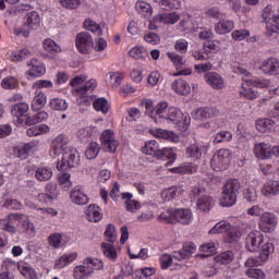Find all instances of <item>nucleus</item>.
I'll return each instance as SVG.
<instances>
[{
    "mask_svg": "<svg viewBox=\"0 0 279 279\" xmlns=\"http://www.w3.org/2000/svg\"><path fill=\"white\" fill-rule=\"evenodd\" d=\"M171 173H195L197 171V165H190L187 167H175L170 169Z\"/></svg>",
    "mask_w": 279,
    "mask_h": 279,
    "instance_id": "nucleus-52",
    "label": "nucleus"
},
{
    "mask_svg": "<svg viewBox=\"0 0 279 279\" xmlns=\"http://www.w3.org/2000/svg\"><path fill=\"white\" fill-rule=\"evenodd\" d=\"M100 141L105 146L106 151H110V154H114L117 151V147H119V142L114 140V132L110 130H106L100 135Z\"/></svg>",
    "mask_w": 279,
    "mask_h": 279,
    "instance_id": "nucleus-11",
    "label": "nucleus"
},
{
    "mask_svg": "<svg viewBox=\"0 0 279 279\" xmlns=\"http://www.w3.org/2000/svg\"><path fill=\"white\" fill-rule=\"evenodd\" d=\"M52 177H53V171L51 170V168L39 167L35 172V178L39 182H49V180H51Z\"/></svg>",
    "mask_w": 279,
    "mask_h": 279,
    "instance_id": "nucleus-27",
    "label": "nucleus"
},
{
    "mask_svg": "<svg viewBox=\"0 0 279 279\" xmlns=\"http://www.w3.org/2000/svg\"><path fill=\"white\" fill-rule=\"evenodd\" d=\"M162 199L165 202H170V199H175L178 197V187H170L168 190H163L161 193Z\"/></svg>",
    "mask_w": 279,
    "mask_h": 279,
    "instance_id": "nucleus-54",
    "label": "nucleus"
},
{
    "mask_svg": "<svg viewBox=\"0 0 279 279\" xmlns=\"http://www.w3.org/2000/svg\"><path fill=\"white\" fill-rule=\"evenodd\" d=\"M230 165V150L219 149L216 151L210 160V167L214 171H223Z\"/></svg>",
    "mask_w": 279,
    "mask_h": 279,
    "instance_id": "nucleus-5",
    "label": "nucleus"
},
{
    "mask_svg": "<svg viewBox=\"0 0 279 279\" xmlns=\"http://www.w3.org/2000/svg\"><path fill=\"white\" fill-rule=\"evenodd\" d=\"M241 193V182L239 179H230L223 186L220 206L230 207L236 204V197Z\"/></svg>",
    "mask_w": 279,
    "mask_h": 279,
    "instance_id": "nucleus-3",
    "label": "nucleus"
},
{
    "mask_svg": "<svg viewBox=\"0 0 279 279\" xmlns=\"http://www.w3.org/2000/svg\"><path fill=\"white\" fill-rule=\"evenodd\" d=\"M93 106L97 112H102V114H108V110H110V105H108V100L106 98L96 99Z\"/></svg>",
    "mask_w": 279,
    "mask_h": 279,
    "instance_id": "nucleus-39",
    "label": "nucleus"
},
{
    "mask_svg": "<svg viewBox=\"0 0 279 279\" xmlns=\"http://www.w3.org/2000/svg\"><path fill=\"white\" fill-rule=\"evenodd\" d=\"M62 8H66V10H76L80 8L81 0H60Z\"/></svg>",
    "mask_w": 279,
    "mask_h": 279,
    "instance_id": "nucleus-61",
    "label": "nucleus"
},
{
    "mask_svg": "<svg viewBox=\"0 0 279 279\" xmlns=\"http://www.w3.org/2000/svg\"><path fill=\"white\" fill-rule=\"evenodd\" d=\"M159 219L167 223H175V217L173 216V209H168L159 216Z\"/></svg>",
    "mask_w": 279,
    "mask_h": 279,
    "instance_id": "nucleus-64",
    "label": "nucleus"
},
{
    "mask_svg": "<svg viewBox=\"0 0 279 279\" xmlns=\"http://www.w3.org/2000/svg\"><path fill=\"white\" fill-rule=\"evenodd\" d=\"M48 243L51 247L58 250L60 247V243H62V235L60 233H53L48 236Z\"/></svg>",
    "mask_w": 279,
    "mask_h": 279,
    "instance_id": "nucleus-56",
    "label": "nucleus"
},
{
    "mask_svg": "<svg viewBox=\"0 0 279 279\" xmlns=\"http://www.w3.org/2000/svg\"><path fill=\"white\" fill-rule=\"evenodd\" d=\"M161 269H169L173 265V255L163 254L160 257Z\"/></svg>",
    "mask_w": 279,
    "mask_h": 279,
    "instance_id": "nucleus-59",
    "label": "nucleus"
},
{
    "mask_svg": "<svg viewBox=\"0 0 279 279\" xmlns=\"http://www.w3.org/2000/svg\"><path fill=\"white\" fill-rule=\"evenodd\" d=\"M66 145H69V137L64 134L58 135L51 142L50 155L60 156L66 149Z\"/></svg>",
    "mask_w": 279,
    "mask_h": 279,
    "instance_id": "nucleus-9",
    "label": "nucleus"
},
{
    "mask_svg": "<svg viewBox=\"0 0 279 279\" xmlns=\"http://www.w3.org/2000/svg\"><path fill=\"white\" fill-rule=\"evenodd\" d=\"M27 56H29V50L24 49L20 52H13L11 54V60L12 62H23Z\"/></svg>",
    "mask_w": 279,
    "mask_h": 279,
    "instance_id": "nucleus-60",
    "label": "nucleus"
},
{
    "mask_svg": "<svg viewBox=\"0 0 279 279\" xmlns=\"http://www.w3.org/2000/svg\"><path fill=\"white\" fill-rule=\"evenodd\" d=\"M135 10L138 14H142L144 19H149V16H151V5L145 1H137L135 3Z\"/></svg>",
    "mask_w": 279,
    "mask_h": 279,
    "instance_id": "nucleus-33",
    "label": "nucleus"
},
{
    "mask_svg": "<svg viewBox=\"0 0 279 279\" xmlns=\"http://www.w3.org/2000/svg\"><path fill=\"white\" fill-rule=\"evenodd\" d=\"M129 56L135 60H144V58L147 56V52H145V49L141 47H134L129 51Z\"/></svg>",
    "mask_w": 279,
    "mask_h": 279,
    "instance_id": "nucleus-53",
    "label": "nucleus"
},
{
    "mask_svg": "<svg viewBox=\"0 0 279 279\" xmlns=\"http://www.w3.org/2000/svg\"><path fill=\"white\" fill-rule=\"evenodd\" d=\"M172 88L179 95L191 94V86L184 80H177L172 83Z\"/></svg>",
    "mask_w": 279,
    "mask_h": 279,
    "instance_id": "nucleus-29",
    "label": "nucleus"
},
{
    "mask_svg": "<svg viewBox=\"0 0 279 279\" xmlns=\"http://www.w3.org/2000/svg\"><path fill=\"white\" fill-rule=\"evenodd\" d=\"M186 156L192 160H199L202 158V147L199 144L194 143L187 146Z\"/></svg>",
    "mask_w": 279,
    "mask_h": 279,
    "instance_id": "nucleus-34",
    "label": "nucleus"
},
{
    "mask_svg": "<svg viewBox=\"0 0 279 279\" xmlns=\"http://www.w3.org/2000/svg\"><path fill=\"white\" fill-rule=\"evenodd\" d=\"M97 88V81L95 78H92L87 81L84 86L82 87H76L75 88V95L77 97H86L87 93H93Z\"/></svg>",
    "mask_w": 279,
    "mask_h": 279,
    "instance_id": "nucleus-22",
    "label": "nucleus"
},
{
    "mask_svg": "<svg viewBox=\"0 0 279 279\" xmlns=\"http://www.w3.org/2000/svg\"><path fill=\"white\" fill-rule=\"evenodd\" d=\"M150 134L157 138H163L165 141H170L171 143H178L179 137L175 133L162 129L150 130Z\"/></svg>",
    "mask_w": 279,
    "mask_h": 279,
    "instance_id": "nucleus-21",
    "label": "nucleus"
},
{
    "mask_svg": "<svg viewBox=\"0 0 279 279\" xmlns=\"http://www.w3.org/2000/svg\"><path fill=\"white\" fill-rule=\"evenodd\" d=\"M248 86H254L255 88H267L271 82L269 80L260 78V77H253L246 81Z\"/></svg>",
    "mask_w": 279,
    "mask_h": 279,
    "instance_id": "nucleus-45",
    "label": "nucleus"
},
{
    "mask_svg": "<svg viewBox=\"0 0 279 279\" xmlns=\"http://www.w3.org/2000/svg\"><path fill=\"white\" fill-rule=\"evenodd\" d=\"M146 111L145 114L153 119L155 123H171V121H180V117H182V111L175 107H170L168 102H159L154 108V102L150 100H146L144 102Z\"/></svg>",
    "mask_w": 279,
    "mask_h": 279,
    "instance_id": "nucleus-1",
    "label": "nucleus"
},
{
    "mask_svg": "<svg viewBox=\"0 0 279 279\" xmlns=\"http://www.w3.org/2000/svg\"><path fill=\"white\" fill-rule=\"evenodd\" d=\"M102 254L109 258V260H117V248L110 243L102 242L101 245Z\"/></svg>",
    "mask_w": 279,
    "mask_h": 279,
    "instance_id": "nucleus-35",
    "label": "nucleus"
},
{
    "mask_svg": "<svg viewBox=\"0 0 279 279\" xmlns=\"http://www.w3.org/2000/svg\"><path fill=\"white\" fill-rule=\"evenodd\" d=\"M244 198L250 204H253L254 202H256V199H258V194L256 193V190H254V189H246V191L244 193Z\"/></svg>",
    "mask_w": 279,
    "mask_h": 279,
    "instance_id": "nucleus-63",
    "label": "nucleus"
},
{
    "mask_svg": "<svg viewBox=\"0 0 279 279\" xmlns=\"http://www.w3.org/2000/svg\"><path fill=\"white\" fill-rule=\"evenodd\" d=\"M154 23H165V25H175L180 21V14L175 12L161 13L153 17Z\"/></svg>",
    "mask_w": 279,
    "mask_h": 279,
    "instance_id": "nucleus-16",
    "label": "nucleus"
},
{
    "mask_svg": "<svg viewBox=\"0 0 279 279\" xmlns=\"http://www.w3.org/2000/svg\"><path fill=\"white\" fill-rule=\"evenodd\" d=\"M205 81L211 86V88H216V90H221L225 86L223 78L217 72L206 73Z\"/></svg>",
    "mask_w": 279,
    "mask_h": 279,
    "instance_id": "nucleus-20",
    "label": "nucleus"
},
{
    "mask_svg": "<svg viewBox=\"0 0 279 279\" xmlns=\"http://www.w3.org/2000/svg\"><path fill=\"white\" fill-rule=\"evenodd\" d=\"M231 226L228 221L218 222L211 230H209V234H222L223 232H228Z\"/></svg>",
    "mask_w": 279,
    "mask_h": 279,
    "instance_id": "nucleus-44",
    "label": "nucleus"
},
{
    "mask_svg": "<svg viewBox=\"0 0 279 279\" xmlns=\"http://www.w3.org/2000/svg\"><path fill=\"white\" fill-rule=\"evenodd\" d=\"M229 141H232V133L230 131H222L217 133L214 136V145H219V143H229Z\"/></svg>",
    "mask_w": 279,
    "mask_h": 279,
    "instance_id": "nucleus-41",
    "label": "nucleus"
},
{
    "mask_svg": "<svg viewBox=\"0 0 279 279\" xmlns=\"http://www.w3.org/2000/svg\"><path fill=\"white\" fill-rule=\"evenodd\" d=\"M262 195L264 197H276L279 195V181H267L262 186Z\"/></svg>",
    "mask_w": 279,
    "mask_h": 279,
    "instance_id": "nucleus-19",
    "label": "nucleus"
},
{
    "mask_svg": "<svg viewBox=\"0 0 279 279\" xmlns=\"http://www.w3.org/2000/svg\"><path fill=\"white\" fill-rule=\"evenodd\" d=\"M254 154L259 160H267L271 158V154L279 157V146L270 148L266 143L256 144L254 147Z\"/></svg>",
    "mask_w": 279,
    "mask_h": 279,
    "instance_id": "nucleus-7",
    "label": "nucleus"
},
{
    "mask_svg": "<svg viewBox=\"0 0 279 279\" xmlns=\"http://www.w3.org/2000/svg\"><path fill=\"white\" fill-rule=\"evenodd\" d=\"M107 77H109V86H111L112 88H119V86H121V82H123V76H121V74L117 72H109L107 74Z\"/></svg>",
    "mask_w": 279,
    "mask_h": 279,
    "instance_id": "nucleus-46",
    "label": "nucleus"
},
{
    "mask_svg": "<svg viewBox=\"0 0 279 279\" xmlns=\"http://www.w3.org/2000/svg\"><path fill=\"white\" fill-rule=\"evenodd\" d=\"M22 228L27 232V234H35L36 232V227L34 226V222L29 220V218H24L22 220Z\"/></svg>",
    "mask_w": 279,
    "mask_h": 279,
    "instance_id": "nucleus-58",
    "label": "nucleus"
},
{
    "mask_svg": "<svg viewBox=\"0 0 279 279\" xmlns=\"http://www.w3.org/2000/svg\"><path fill=\"white\" fill-rule=\"evenodd\" d=\"M105 238L108 243H114L117 241V227L114 225L109 223L105 231Z\"/></svg>",
    "mask_w": 279,
    "mask_h": 279,
    "instance_id": "nucleus-48",
    "label": "nucleus"
},
{
    "mask_svg": "<svg viewBox=\"0 0 279 279\" xmlns=\"http://www.w3.org/2000/svg\"><path fill=\"white\" fill-rule=\"evenodd\" d=\"M95 271V267L93 266H76L74 269V278L75 279H86L88 276H93Z\"/></svg>",
    "mask_w": 279,
    "mask_h": 279,
    "instance_id": "nucleus-24",
    "label": "nucleus"
},
{
    "mask_svg": "<svg viewBox=\"0 0 279 279\" xmlns=\"http://www.w3.org/2000/svg\"><path fill=\"white\" fill-rule=\"evenodd\" d=\"M215 263L218 265H230L234 260V253L232 251H226L214 257Z\"/></svg>",
    "mask_w": 279,
    "mask_h": 279,
    "instance_id": "nucleus-30",
    "label": "nucleus"
},
{
    "mask_svg": "<svg viewBox=\"0 0 279 279\" xmlns=\"http://www.w3.org/2000/svg\"><path fill=\"white\" fill-rule=\"evenodd\" d=\"M75 258H77V253L65 254L59 258L56 263V267H58V269H62V267H66L69 263H73Z\"/></svg>",
    "mask_w": 279,
    "mask_h": 279,
    "instance_id": "nucleus-38",
    "label": "nucleus"
},
{
    "mask_svg": "<svg viewBox=\"0 0 279 279\" xmlns=\"http://www.w3.org/2000/svg\"><path fill=\"white\" fill-rule=\"evenodd\" d=\"M260 69L266 75H279V61L276 58H269L262 63Z\"/></svg>",
    "mask_w": 279,
    "mask_h": 279,
    "instance_id": "nucleus-17",
    "label": "nucleus"
},
{
    "mask_svg": "<svg viewBox=\"0 0 279 279\" xmlns=\"http://www.w3.org/2000/svg\"><path fill=\"white\" fill-rule=\"evenodd\" d=\"M36 25H40V15L36 11L28 12L26 14L24 25L21 28H14V35L27 38L29 36V32H32Z\"/></svg>",
    "mask_w": 279,
    "mask_h": 279,
    "instance_id": "nucleus-4",
    "label": "nucleus"
},
{
    "mask_svg": "<svg viewBox=\"0 0 279 279\" xmlns=\"http://www.w3.org/2000/svg\"><path fill=\"white\" fill-rule=\"evenodd\" d=\"M195 121H208L213 117H219V109L215 107H201L193 113Z\"/></svg>",
    "mask_w": 279,
    "mask_h": 279,
    "instance_id": "nucleus-10",
    "label": "nucleus"
},
{
    "mask_svg": "<svg viewBox=\"0 0 279 279\" xmlns=\"http://www.w3.org/2000/svg\"><path fill=\"white\" fill-rule=\"evenodd\" d=\"M36 62H38V60L33 59L31 61L32 64V71L29 72V75H32L33 77H40V75H45V66L43 65H36Z\"/></svg>",
    "mask_w": 279,
    "mask_h": 279,
    "instance_id": "nucleus-50",
    "label": "nucleus"
},
{
    "mask_svg": "<svg viewBox=\"0 0 279 279\" xmlns=\"http://www.w3.org/2000/svg\"><path fill=\"white\" fill-rule=\"evenodd\" d=\"M174 221L182 223L183 226H189L191 223V219H193V213L191 209L181 208L173 209Z\"/></svg>",
    "mask_w": 279,
    "mask_h": 279,
    "instance_id": "nucleus-18",
    "label": "nucleus"
},
{
    "mask_svg": "<svg viewBox=\"0 0 279 279\" xmlns=\"http://www.w3.org/2000/svg\"><path fill=\"white\" fill-rule=\"evenodd\" d=\"M275 246L272 243H266L262 246V252L259 253V258L263 263H266V260H269V256H271V253L274 252Z\"/></svg>",
    "mask_w": 279,
    "mask_h": 279,
    "instance_id": "nucleus-43",
    "label": "nucleus"
},
{
    "mask_svg": "<svg viewBox=\"0 0 279 279\" xmlns=\"http://www.w3.org/2000/svg\"><path fill=\"white\" fill-rule=\"evenodd\" d=\"M49 107L51 110L64 112V110H68L69 108V102L62 98H52L49 102Z\"/></svg>",
    "mask_w": 279,
    "mask_h": 279,
    "instance_id": "nucleus-36",
    "label": "nucleus"
},
{
    "mask_svg": "<svg viewBox=\"0 0 279 279\" xmlns=\"http://www.w3.org/2000/svg\"><path fill=\"white\" fill-rule=\"evenodd\" d=\"M264 238L260 232H251L245 239V247L248 252H258Z\"/></svg>",
    "mask_w": 279,
    "mask_h": 279,
    "instance_id": "nucleus-12",
    "label": "nucleus"
},
{
    "mask_svg": "<svg viewBox=\"0 0 279 279\" xmlns=\"http://www.w3.org/2000/svg\"><path fill=\"white\" fill-rule=\"evenodd\" d=\"M76 48L81 53H88L93 47V36L87 32L78 33L75 38Z\"/></svg>",
    "mask_w": 279,
    "mask_h": 279,
    "instance_id": "nucleus-8",
    "label": "nucleus"
},
{
    "mask_svg": "<svg viewBox=\"0 0 279 279\" xmlns=\"http://www.w3.org/2000/svg\"><path fill=\"white\" fill-rule=\"evenodd\" d=\"M44 49L46 51H48L49 53H60V51H62L60 46H58V44H56V41H53V39H45L44 40Z\"/></svg>",
    "mask_w": 279,
    "mask_h": 279,
    "instance_id": "nucleus-49",
    "label": "nucleus"
},
{
    "mask_svg": "<svg viewBox=\"0 0 279 279\" xmlns=\"http://www.w3.org/2000/svg\"><path fill=\"white\" fill-rule=\"evenodd\" d=\"M278 19L279 15H277L275 17V20L272 21L274 24H269L267 23L266 25V36H268L269 38H271V36H274V34H279V24H278Z\"/></svg>",
    "mask_w": 279,
    "mask_h": 279,
    "instance_id": "nucleus-51",
    "label": "nucleus"
},
{
    "mask_svg": "<svg viewBox=\"0 0 279 279\" xmlns=\"http://www.w3.org/2000/svg\"><path fill=\"white\" fill-rule=\"evenodd\" d=\"M274 128H276V122L271 119H259L256 121V130H258V132H271Z\"/></svg>",
    "mask_w": 279,
    "mask_h": 279,
    "instance_id": "nucleus-26",
    "label": "nucleus"
},
{
    "mask_svg": "<svg viewBox=\"0 0 279 279\" xmlns=\"http://www.w3.org/2000/svg\"><path fill=\"white\" fill-rule=\"evenodd\" d=\"M99 144H97V142H92L85 151L86 159L95 160V158H97V156L99 155Z\"/></svg>",
    "mask_w": 279,
    "mask_h": 279,
    "instance_id": "nucleus-40",
    "label": "nucleus"
},
{
    "mask_svg": "<svg viewBox=\"0 0 279 279\" xmlns=\"http://www.w3.org/2000/svg\"><path fill=\"white\" fill-rule=\"evenodd\" d=\"M80 165V153L77 149H71L69 153H64L61 161L57 163L59 171H66V169H73Z\"/></svg>",
    "mask_w": 279,
    "mask_h": 279,
    "instance_id": "nucleus-6",
    "label": "nucleus"
},
{
    "mask_svg": "<svg viewBox=\"0 0 279 279\" xmlns=\"http://www.w3.org/2000/svg\"><path fill=\"white\" fill-rule=\"evenodd\" d=\"M45 104H47V96H45L43 93H39L34 97L32 108L33 110H40Z\"/></svg>",
    "mask_w": 279,
    "mask_h": 279,
    "instance_id": "nucleus-47",
    "label": "nucleus"
},
{
    "mask_svg": "<svg viewBox=\"0 0 279 279\" xmlns=\"http://www.w3.org/2000/svg\"><path fill=\"white\" fill-rule=\"evenodd\" d=\"M195 245L191 242L183 244V247L180 251H174L172 257L177 260H186L195 254Z\"/></svg>",
    "mask_w": 279,
    "mask_h": 279,
    "instance_id": "nucleus-15",
    "label": "nucleus"
},
{
    "mask_svg": "<svg viewBox=\"0 0 279 279\" xmlns=\"http://www.w3.org/2000/svg\"><path fill=\"white\" fill-rule=\"evenodd\" d=\"M20 219H23V215L10 214L5 219L0 220V229L14 234V232H16V227L14 226L16 221H20Z\"/></svg>",
    "mask_w": 279,
    "mask_h": 279,
    "instance_id": "nucleus-14",
    "label": "nucleus"
},
{
    "mask_svg": "<svg viewBox=\"0 0 279 279\" xmlns=\"http://www.w3.org/2000/svg\"><path fill=\"white\" fill-rule=\"evenodd\" d=\"M70 199L72 204H75L76 206H86V204H88V196L84 193V187L82 185L75 186L70 192Z\"/></svg>",
    "mask_w": 279,
    "mask_h": 279,
    "instance_id": "nucleus-13",
    "label": "nucleus"
},
{
    "mask_svg": "<svg viewBox=\"0 0 279 279\" xmlns=\"http://www.w3.org/2000/svg\"><path fill=\"white\" fill-rule=\"evenodd\" d=\"M143 154L147 156H154L158 160H169L166 163V167L173 165L175 160V154L171 148H160V145L156 141H149L145 144V147L142 148Z\"/></svg>",
    "mask_w": 279,
    "mask_h": 279,
    "instance_id": "nucleus-2",
    "label": "nucleus"
},
{
    "mask_svg": "<svg viewBox=\"0 0 279 279\" xmlns=\"http://www.w3.org/2000/svg\"><path fill=\"white\" fill-rule=\"evenodd\" d=\"M168 58L171 59V62L175 64L177 69H182V65H184V58L175 52H168Z\"/></svg>",
    "mask_w": 279,
    "mask_h": 279,
    "instance_id": "nucleus-55",
    "label": "nucleus"
},
{
    "mask_svg": "<svg viewBox=\"0 0 279 279\" xmlns=\"http://www.w3.org/2000/svg\"><path fill=\"white\" fill-rule=\"evenodd\" d=\"M51 129L47 124H33L29 129H27V136H40L43 134H49Z\"/></svg>",
    "mask_w": 279,
    "mask_h": 279,
    "instance_id": "nucleus-25",
    "label": "nucleus"
},
{
    "mask_svg": "<svg viewBox=\"0 0 279 279\" xmlns=\"http://www.w3.org/2000/svg\"><path fill=\"white\" fill-rule=\"evenodd\" d=\"M262 226H270V228H276L278 226V220L276 216L271 213H264L262 214Z\"/></svg>",
    "mask_w": 279,
    "mask_h": 279,
    "instance_id": "nucleus-42",
    "label": "nucleus"
},
{
    "mask_svg": "<svg viewBox=\"0 0 279 279\" xmlns=\"http://www.w3.org/2000/svg\"><path fill=\"white\" fill-rule=\"evenodd\" d=\"M234 29V22L230 20H222L216 25V32L220 35L230 34Z\"/></svg>",
    "mask_w": 279,
    "mask_h": 279,
    "instance_id": "nucleus-28",
    "label": "nucleus"
},
{
    "mask_svg": "<svg viewBox=\"0 0 279 279\" xmlns=\"http://www.w3.org/2000/svg\"><path fill=\"white\" fill-rule=\"evenodd\" d=\"M2 88L12 89L15 86H19V81H16L14 77H5L1 82Z\"/></svg>",
    "mask_w": 279,
    "mask_h": 279,
    "instance_id": "nucleus-62",
    "label": "nucleus"
},
{
    "mask_svg": "<svg viewBox=\"0 0 279 279\" xmlns=\"http://www.w3.org/2000/svg\"><path fill=\"white\" fill-rule=\"evenodd\" d=\"M246 276L253 279H265V272L258 268H248Z\"/></svg>",
    "mask_w": 279,
    "mask_h": 279,
    "instance_id": "nucleus-57",
    "label": "nucleus"
},
{
    "mask_svg": "<svg viewBox=\"0 0 279 279\" xmlns=\"http://www.w3.org/2000/svg\"><path fill=\"white\" fill-rule=\"evenodd\" d=\"M196 206L198 210L203 213H208L213 206H215V201L209 195H202L198 197Z\"/></svg>",
    "mask_w": 279,
    "mask_h": 279,
    "instance_id": "nucleus-23",
    "label": "nucleus"
},
{
    "mask_svg": "<svg viewBox=\"0 0 279 279\" xmlns=\"http://www.w3.org/2000/svg\"><path fill=\"white\" fill-rule=\"evenodd\" d=\"M29 111V105L25 102L16 104L11 109L12 117H16V119H21V117H25L27 112Z\"/></svg>",
    "mask_w": 279,
    "mask_h": 279,
    "instance_id": "nucleus-31",
    "label": "nucleus"
},
{
    "mask_svg": "<svg viewBox=\"0 0 279 279\" xmlns=\"http://www.w3.org/2000/svg\"><path fill=\"white\" fill-rule=\"evenodd\" d=\"M47 119H49V113H47V111H39L32 117H27L25 123L27 125H36V123L47 121Z\"/></svg>",
    "mask_w": 279,
    "mask_h": 279,
    "instance_id": "nucleus-32",
    "label": "nucleus"
},
{
    "mask_svg": "<svg viewBox=\"0 0 279 279\" xmlns=\"http://www.w3.org/2000/svg\"><path fill=\"white\" fill-rule=\"evenodd\" d=\"M84 27L88 29V32H93V34H97V36L104 35V29H101V26L90 19L85 20Z\"/></svg>",
    "mask_w": 279,
    "mask_h": 279,
    "instance_id": "nucleus-37",
    "label": "nucleus"
}]
</instances>
